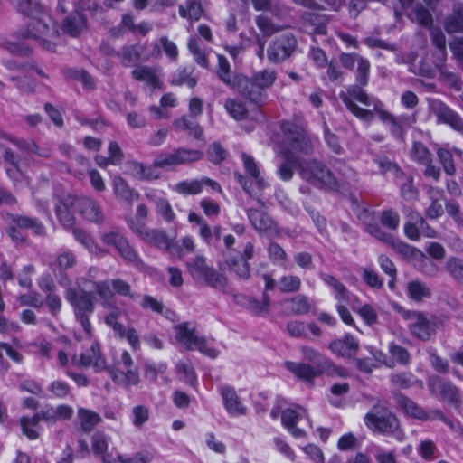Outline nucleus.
I'll return each instance as SVG.
<instances>
[{
    "label": "nucleus",
    "mask_w": 463,
    "mask_h": 463,
    "mask_svg": "<svg viewBox=\"0 0 463 463\" xmlns=\"http://www.w3.org/2000/svg\"><path fill=\"white\" fill-rule=\"evenodd\" d=\"M269 298L263 293L262 299L258 300L252 298L247 299V307L256 315H266L269 312Z\"/></svg>",
    "instance_id": "bf43d9fd"
},
{
    "label": "nucleus",
    "mask_w": 463,
    "mask_h": 463,
    "mask_svg": "<svg viewBox=\"0 0 463 463\" xmlns=\"http://www.w3.org/2000/svg\"><path fill=\"white\" fill-rule=\"evenodd\" d=\"M66 300L73 308L76 320L81 325L88 336H91L92 328L90 316L94 312L96 298L90 292L70 288L65 293Z\"/></svg>",
    "instance_id": "39448f33"
},
{
    "label": "nucleus",
    "mask_w": 463,
    "mask_h": 463,
    "mask_svg": "<svg viewBox=\"0 0 463 463\" xmlns=\"http://www.w3.org/2000/svg\"><path fill=\"white\" fill-rule=\"evenodd\" d=\"M301 279L296 275H283L277 281V288L282 293H295L301 288Z\"/></svg>",
    "instance_id": "37998d69"
},
{
    "label": "nucleus",
    "mask_w": 463,
    "mask_h": 463,
    "mask_svg": "<svg viewBox=\"0 0 463 463\" xmlns=\"http://www.w3.org/2000/svg\"><path fill=\"white\" fill-rule=\"evenodd\" d=\"M156 211L166 222H173L175 220V213L168 202L165 198H159L156 201Z\"/></svg>",
    "instance_id": "052dcab7"
},
{
    "label": "nucleus",
    "mask_w": 463,
    "mask_h": 463,
    "mask_svg": "<svg viewBox=\"0 0 463 463\" xmlns=\"http://www.w3.org/2000/svg\"><path fill=\"white\" fill-rule=\"evenodd\" d=\"M225 264L233 271L239 278L248 279L250 276V264L241 257L231 255L230 253L224 256Z\"/></svg>",
    "instance_id": "72a5a7b5"
},
{
    "label": "nucleus",
    "mask_w": 463,
    "mask_h": 463,
    "mask_svg": "<svg viewBox=\"0 0 463 463\" xmlns=\"http://www.w3.org/2000/svg\"><path fill=\"white\" fill-rule=\"evenodd\" d=\"M129 229L143 242L159 250H170L175 246V240L164 229H150L139 221H130Z\"/></svg>",
    "instance_id": "6e6552de"
},
{
    "label": "nucleus",
    "mask_w": 463,
    "mask_h": 463,
    "mask_svg": "<svg viewBox=\"0 0 463 463\" xmlns=\"http://www.w3.org/2000/svg\"><path fill=\"white\" fill-rule=\"evenodd\" d=\"M119 256L128 263L137 267L143 264L142 260L138 256L134 247L129 243L128 240L116 250Z\"/></svg>",
    "instance_id": "09e8293b"
},
{
    "label": "nucleus",
    "mask_w": 463,
    "mask_h": 463,
    "mask_svg": "<svg viewBox=\"0 0 463 463\" xmlns=\"http://www.w3.org/2000/svg\"><path fill=\"white\" fill-rule=\"evenodd\" d=\"M112 381L119 385L130 386L139 383V373L130 354L123 351L120 358L114 362L112 367L107 368Z\"/></svg>",
    "instance_id": "1a4fd4ad"
},
{
    "label": "nucleus",
    "mask_w": 463,
    "mask_h": 463,
    "mask_svg": "<svg viewBox=\"0 0 463 463\" xmlns=\"http://www.w3.org/2000/svg\"><path fill=\"white\" fill-rule=\"evenodd\" d=\"M410 157L418 165H426L432 158V154L430 149L421 142H413Z\"/></svg>",
    "instance_id": "c03bdc74"
},
{
    "label": "nucleus",
    "mask_w": 463,
    "mask_h": 463,
    "mask_svg": "<svg viewBox=\"0 0 463 463\" xmlns=\"http://www.w3.org/2000/svg\"><path fill=\"white\" fill-rule=\"evenodd\" d=\"M113 185L115 194L124 201L132 202L138 197V194L130 188L121 176L114 177Z\"/></svg>",
    "instance_id": "79ce46f5"
},
{
    "label": "nucleus",
    "mask_w": 463,
    "mask_h": 463,
    "mask_svg": "<svg viewBox=\"0 0 463 463\" xmlns=\"http://www.w3.org/2000/svg\"><path fill=\"white\" fill-rule=\"evenodd\" d=\"M363 86L356 85L350 86L346 91H343L339 94L341 100L344 102L345 107L357 118L370 120L372 119L373 114L370 110L362 109L358 107L354 99L361 102L365 106L373 105L375 109H377L376 104L379 103L378 100H373L371 99L367 93L363 90Z\"/></svg>",
    "instance_id": "9b49d317"
},
{
    "label": "nucleus",
    "mask_w": 463,
    "mask_h": 463,
    "mask_svg": "<svg viewBox=\"0 0 463 463\" xmlns=\"http://www.w3.org/2000/svg\"><path fill=\"white\" fill-rule=\"evenodd\" d=\"M281 420L284 427L287 428L295 438H301L305 435L304 429L298 427V424L303 425L302 422H306L307 426L311 427L306 409L300 406H295L283 411Z\"/></svg>",
    "instance_id": "aec40b11"
},
{
    "label": "nucleus",
    "mask_w": 463,
    "mask_h": 463,
    "mask_svg": "<svg viewBox=\"0 0 463 463\" xmlns=\"http://www.w3.org/2000/svg\"><path fill=\"white\" fill-rule=\"evenodd\" d=\"M20 423L23 433L26 435L30 439H35L39 437L38 431L35 429L39 422L36 420L34 416L32 418L23 417L20 420Z\"/></svg>",
    "instance_id": "338daca9"
},
{
    "label": "nucleus",
    "mask_w": 463,
    "mask_h": 463,
    "mask_svg": "<svg viewBox=\"0 0 463 463\" xmlns=\"http://www.w3.org/2000/svg\"><path fill=\"white\" fill-rule=\"evenodd\" d=\"M297 44V39L293 34H281L269 44L267 50V57L271 63H280L292 55Z\"/></svg>",
    "instance_id": "2eb2a0df"
},
{
    "label": "nucleus",
    "mask_w": 463,
    "mask_h": 463,
    "mask_svg": "<svg viewBox=\"0 0 463 463\" xmlns=\"http://www.w3.org/2000/svg\"><path fill=\"white\" fill-rule=\"evenodd\" d=\"M250 79L266 91L276 81L277 73L274 70L265 69L254 73Z\"/></svg>",
    "instance_id": "a18cd8bd"
},
{
    "label": "nucleus",
    "mask_w": 463,
    "mask_h": 463,
    "mask_svg": "<svg viewBox=\"0 0 463 463\" xmlns=\"http://www.w3.org/2000/svg\"><path fill=\"white\" fill-rule=\"evenodd\" d=\"M380 221L387 229L396 231L400 224V215L394 210H384L381 214Z\"/></svg>",
    "instance_id": "680f3d73"
},
{
    "label": "nucleus",
    "mask_w": 463,
    "mask_h": 463,
    "mask_svg": "<svg viewBox=\"0 0 463 463\" xmlns=\"http://www.w3.org/2000/svg\"><path fill=\"white\" fill-rule=\"evenodd\" d=\"M175 338L189 350H197L200 353L211 358L217 357L219 352L208 346L204 337L199 336L194 327H190L187 323L175 326Z\"/></svg>",
    "instance_id": "ddd939ff"
},
{
    "label": "nucleus",
    "mask_w": 463,
    "mask_h": 463,
    "mask_svg": "<svg viewBox=\"0 0 463 463\" xmlns=\"http://www.w3.org/2000/svg\"><path fill=\"white\" fill-rule=\"evenodd\" d=\"M203 183L202 179H194L190 181H183L175 184V190L184 195L198 194L203 191Z\"/></svg>",
    "instance_id": "603ef678"
},
{
    "label": "nucleus",
    "mask_w": 463,
    "mask_h": 463,
    "mask_svg": "<svg viewBox=\"0 0 463 463\" xmlns=\"http://www.w3.org/2000/svg\"><path fill=\"white\" fill-rule=\"evenodd\" d=\"M444 270L454 281L463 285V259L454 256L448 258Z\"/></svg>",
    "instance_id": "e433bc0d"
},
{
    "label": "nucleus",
    "mask_w": 463,
    "mask_h": 463,
    "mask_svg": "<svg viewBox=\"0 0 463 463\" xmlns=\"http://www.w3.org/2000/svg\"><path fill=\"white\" fill-rule=\"evenodd\" d=\"M203 156V154L200 150L178 147L171 152H163L157 155L154 160V165L159 168H171L199 161Z\"/></svg>",
    "instance_id": "4468645a"
},
{
    "label": "nucleus",
    "mask_w": 463,
    "mask_h": 463,
    "mask_svg": "<svg viewBox=\"0 0 463 463\" xmlns=\"http://www.w3.org/2000/svg\"><path fill=\"white\" fill-rule=\"evenodd\" d=\"M193 67L179 69L175 74L172 83L175 85L185 84L189 88H194L197 83V80L193 76Z\"/></svg>",
    "instance_id": "3c124183"
},
{
    "label": "nucleus",
    "mask_w": 463,
    "mask_h": 463,
    "mask_svg": "<svg viewBox=\"0 0 463 463\" xmlns=\"http://www.w3.org/2000/svg\"><path fill=\"white\" fill-rule=\"evenodd\" d=\"M104 244L112 246L115 250L118 249L128 239L118 231L104 232L101 236Z\"/></svg>",
    "instance_id": "0e129e2a"
},
{
    "label": "nucleus",
    "mask_w": 463,
    "mask_h": 463,
    "mask_svg": "<svg viewBox=\"0 0 463 463\" xmlns=\"http://www.w3.org/2000/svg\"><path fill=\"white\" fill-rule=\"evenodd\" d=\"M379 119L386 126L391 135L403 141L406 132L416 123L415 114H401L395 116L383 109H376Z\"/></svg>",
    "instance_id": "f8f14e48"
},
{
    "label": "nucleus",
    "mask_w": 463,
    "mask_h": 463,
    "mask_svg": "<svg viewBox=\"0 0 463 463\" xmlns=\"http://www.w3.org/2000/svg\"><path fill=\"white\" fill-rule=\"evenodd\" d=\"M298 174L303 180L317 188L336 189L339 185L325 163L315 158L302 160L298 165Z\"/></svg>",
    "instance_id": "423d86ee"
},
{
    "label": "nucleus",
    "mask_w": 463,
    "mask_h": 463,
    "mask_svg": "<svg viewBox=\"0 0 463 463\" xmlns=\"http://www.w3.org/2000/svg\"><path fill=\"white\" fill-rule=\"evenodd\" d=\"M77 414L80 428L85 432H90L101 421L97 412L88 409L80 408Z\"/></svg>",
    "instance_id": "4c0bfd02"
},
{
    "label": "nucleus",
    "mask_w": 463,
    "mask_h": 463,
    "mask_svg": "<svg viewBox=\"0 0 463 463\" xmlns=\"http://www.w3.org/2000/svg\"><path fill=\"white\" fill-rule=\"evenodd\" d=\"M396 402L398 405L405 411V413L416 419L430 420L443 416L442 412L439 410L432 411L430 413L426 412L413 401L401 393L396 395Z\"/></svg>",
    "instance_id": "cd10ccee"
},
{
    "label": "nucleus",
    "mask_w": 463,
    "mask_h": 463,
    "mask_svg": "<svg viewBox=\"0 0 463 463\" xmlns=\"http://www.w3.org/2000/svg\"><path fill=\"white\" fill-rule=\"evenodd\" d=\"M236 86L243 97L258 106L263 105L268 99L266 91L250 78H240Z\"/></svg>",
    "instance_id": "a878e982"
},
{
    "label": "nucleus",
    "mask_w": 463,
    "mask_h": 463,
    "mask_svg": "<svg viewBox=\"0 0 463 463\" xmlns=\"http://www.w3.org/2000/svg\"><path fill=\"white\" fill-rule=\"evenodd\" d=\"M71 364L79 367H93L96 372H100L107 369L106 361L103 358L100 346L98 343L94 342L90 349L80 354H74L71 357Z\"/></svg>",
    "instance_id": "412c9836"
},
{
    "label": "nucleus",
    "mask_w": 463,
    "mask_h": 463,
    "mask_svg": "<svg viewBox=\"0 0 463 463\" xmlns=\"http://www.w3.org/2000/svg\"><path fill=\"white\" fill-rule=\"evenodd\" d=\"M18 12L31 18L21 34L25 38L36 40L43 48L49 52L55 51L53 39L59 35L58 28L52 18L37 0H16Z\"/></svg>",
    "instance_id": "f257e3e1"
},
{
    "label": "nucleus",
    "mask_w": 463,
    "mask_h": 463,
    "mask_svg": "<svg viewBox=\"0 0 463 463\" xmlns=\"http://www.w3.org/2000/svg\"><path fill=\"white\" fill-rule=\"evenodd\" d=\"M300 352L305 360L315 364L314 367L317 368L318 373H325L329 376H346V372L344 368L337 366L333 361L324 356L314 348L304 345L301 346Z\"/></svg>",
    "instance_id": "f3484780"
},
{
    "label": "nucleus",
    "mask_w": 463,
    "mask_h": 463,
    "mask_svg": "<svg viewBox=\"0 0 463 463\" xmlns=\"http://www.w3.org/2000/svg\"><path fill=\"white\" fill-rule=\"evenodd\" d=\"M13 144H14L19 149L30 153L34 154L41 157H49L51 156V149L45 146H39L34 140L33 139H12Z\"/></svg>",
    "instance_id": "ea45409f"
},
{
    "label": "nucleus",
    "mask_w": 463,
    "mask_h": 463,
    "mask_svg": "<svg viewBox=\"0 0 463 463\" xmlns=\"http://www.w3.org/2000/svg\"><path fill=\"white\" fill-rule=\"evenodd\" d=\"M449 45L458 66L463 70V37H455Z\"/></svg>",
    "instance_id": "774afa93"
},
{
    "label": "nucleus",
    "mask_w": 463,
    "mask_h": 463,
    "mask_svg": "<svg viewBox=\"0 0 463 463\" xmlns=\"http://www.w3.org/2000/svg\"><path fill=\"white\" fill-rule=\"evenodd\" d=\"M402 317L407 322L411 334L421 341H429L441 324L436 317L429 318L424 313L399 308Z\"/></svg>",
    "instance_id": "0eeeda50"
},
{
    "label": "nucleus",
    "mask_w": 463,
    "mask_h": 463,
    "mask_svg": "<svg viewBox=\"0 0 463 463\" xmlns=\"http://www.w3.org/2000/svg\"><path fill=\"white\" fill-rule=\"evenodd\" d=\"M444 28L449 33L463 32V5L454 6L445 20Z\"/></svg>",
    "instance_id": "c9c22d12"
},
{
    "label": "nucleus",
    "mask_w": 463,
    "mask_h": 463,
    "mask_svg": "<svg viewBox=\"0 0 463 463\" xmlns=\"http://www.w3.org/2000/svg\"><path fill=\"white\" fill-rule=\"evenodd\" d=\"M284 366L298 379L312 383L313 380L324 373H318L317 368L304 363L286 361Z\"/></svg>",
    "instance_id": "7c9ffc66"
},
{
    "label": "nucleus",
    "mask_w": 463,
    "mask_h": 463,
    "mask_svg": "<svg viewBox=\"0 0 463 463\" xmlns=\"http://www.w3.org/2000/svg\"><path fill=\"white\" fill-rule=\"evenodd\" d=\"M224 107L229 115L236 120L244 119L248 114L245 104L241 100L227 99Z\"/></svg>",
    "instance_id": "49530a36"
},
{
    "label": "nucleus",
    "mask_w": 463,
    "mask_h": 463,
    "mask_svg": "<svg viewBox=\"0 0 463 463\" xmlns=\"http://www.w3.org/2000/svg\"><path fill=\"white\" fill-rule=\"evenodd\" d=\"M328 348L337 356L352 358L359 350V342L352 335L346 334L342 339L331 341L328 345Z\"/></svg>",
    "instance_id": "bb28decb"
},
{
    "label": "nucleus",
    "mask_w": 463,
    "mask_h": 463,
    "mask_svg": "<svg viewBox=\"0 0 463 463\" xmlns=\"http://www.w3.org/2000/svg\"><path fill=\"white\" fill-rule=\"evenodd\" d=\"M131 421L132 424L137 428L141 429L150 418V411L148 407L145 405H136L131 410Z\"/></svg>",
    "instance_id": "864d4df0"
},
{
    "label": "nucleus",
    "mask_w": 463,
    "mask_h": 463,
    "mask_svg": "<svg viewBox=\"0 0 463 463\" xmlns=\"http://www.w3.org/2000/svg\"><path fill=\"white\" fill-rule=\"evenodd\" d=\"M290 310L294 315H305L309 312L311 305L305 295H297L289 300Z\"/></svg>",
    "instance_id": "4d7b16f0"
},
{
    "label": "nucleus",
    "mask_w": 463,
    "mask_h": 463,
    "mask_svg": "<svg viewBox=\"0 0 463 463\" xmlns=\"http://www.w3.org/2000/svg\"><path fill=\"white\" fill-rule=\"evenodd\" d=\"M247 214L250 223L260 233L268 237H278L279 235V228L266 213L256 209H249Z\"/></svg>",
    "instance_id": "393cba45"
},
{
    "label": "nucleus",
    "mask_w": 463,
    "mask_h": 463,
    "mask_svg": "<svg viewBox=\"0 0 463 463\" xmlns=\"http://www.w3.org/2000/svg\"><path fill=\"white\" fill-rule=\"evenodd\" d=\"M88 283H91L95 288L96 294L99 297L102 306L111 307L116 295L135 300L138 294L132 290L131 285L121 279H111L99 281H91L85 277L78 278L76 284L80 288H87Z\"/></svg>",
    "instance_id": "7ed1b4c3"
},
{
    "label": "nucleus",
    "mask_w": 463,
    "mask_h": 463,
    "mask_svg": "<svg viewBox=\"0 0 463 463\" xmlns=\"http://www.w3.org/2000/svg\"><path fill=\"white\" fill-rule=\"evenodd\" d=\"M121 315V310L118 307H113L105 317V323L112 327L116 335L123 338L125 335V326L118 321Z\"/></svg>",
    "instance_id": "8fccbe9b"
},
{
    "label": "nucleus",
    "mask_w": 463,
    "mask_h": 463,
    "mask_svg": "<svg viewBox=\"0 0 463 463\" xmlns=\"http://www.w3.org/2000/svg\"><path fill=\"white\" fill-rule=\"evenodd\" d=\"M144 52L145 47L141 44L125 45L116 55L120 59L122 65L128 67L137 63Z\"/></svg>",
    "instance_id": "2f4dec72"
},
{
    "label": "nucleus",
    "mask_w": 463,
    "mask_h": 463,
    "mask_svg": "<svg viewBox=\"0 0 463 463\" xmlns=\"http://www.w3.org/2000/svg\"><path fill=\"white\" fill-rule=\"evenodd\" d=\"M217 59L218 66L216 72L218 77L226 85L235 87L240 78L234 76L228 60L223 55L219 54Z\"/></svg>",
    "instance_id": "f704fd0d"
},
{
    "label": "nucleus",
    "mask_w": 463,
    "mask_h": 463,
    "mask_svg": "<svg viewBox=\"0 0 463 463\" xmlns=\"http://www.w3.org/2000/svg\"><path fill=\"white\" fill-rule=\"evenodd\" d=\"M5 220L19 229L32 230L35 235L42 236L45 233L44 225L36 218L19 214H7Z\"/></svg>",
    "instance_id": "c756f323"
},
{
    "label": "nucleus",
    "mask_w": 463,
    "mask_h": 463,
    "mask_svg": "<svg viewBox=\"0 0 463 463\" xmlns=\"http://www.w3.org/2000/svg\"><path fill=\"white\" fill-rule=\"evenodd\" d=\"M86 26L85 17L80 13H74L62 21V30L71 36L79 35Z\"/></svg>",
    "instance_id": "473e14b6"
},
{
    "label": "nucleus",
    "mask_w": 463,
    "mask_h": 463,
    "mask_svg": "<svg viewBox=\"0 0 463 463\" xmlns=\"http://www.w3.org/2000/svg\"><path fill=\"white\" fill-rule=\"evenodd\" d=\"M77 263L76 256L72 251L67 250L60 253L57 256L56 260L51 264V267L55 271L56 269L60 271L66 270L68 269L73 268Z\"/></svg>",
    "instance_id": "de8ad7c7"
},
{
    "label": "nucleus",
    "mask_w": 463,
    "mask_h": 463,
    "mask_svg": "<svg viewBox=\"0 0 463 463\" xmlns=\"http://www.w3.org/2000/svg\"><path fill=\"white\" fill-rule=\"evenodd\" d=\"M437 156L445 173L449 175H455L456 167L452 153L449 150L441 147L437 150Z\"/></svg>",
    "instance_id": "13d9d810"
},
{
    "label": "nucleus",
    "mask_w": 463,
    "mask_h": 463,
    "mask_svg": "<svg viewBox=\"0 0 463 463\" xmlns=\"http://www.w3.org/2000/svg\"><path fill=\"white\" fill-rule=\"evenodd\" d=\"M269 258L274 264L285 265L288 257L286 250L277 242L269 243L268 247Z\"/></svg>",
    "instance_id": "6e6d98bb"
},
{
    "label": "nucleus",
    "mask_w": 463,
    "mask_h": 463,
    "mask_svg": "<svg viewBox=\"0 0 463 463\" xmlns=\"http://www.w3.org/2000/svg\"><path fill=\"white\" fill-rule=\"evenodd\" d=\"M188 49L197 64L203 68H208L209 63L206 54L201 50L199 43L195 38L189 39Z\"/></svg>",
    "instance_id": "e2e57ef3"
},
{
    "label": "nucleus",
    "mask_w": 463,
    "mask_h": 463,
    "mask_svg": "<svg viewBox=\"0 0 463 463\" xmlns=\"http://www.w3.org/2000/svg\"><path fill=\"white\" fill-rule=\"evenodd\" d=\"M132 77L146 83L151 90H160L163 87L164 73L159 66H137L132 71Z\"/></svg>",
    "instance_id": "5701e85b"
},
{
    "label": "nucleus",
    "mask_w": 463,
    "mask_h": 463,
    "mask_svg": "<svg viewBox=\"0 0 463 463\" xmlns=\"http://www.w3.org/2000/svg\"><path fill=\"white\" fill-rule=\"evenodd\" d=\"M406 290L409 298L416 302H420L431 296L430 288L419 280L410 281L406 286Z\"/></svg>",
    "instance_id": "58836bf2"
},
{
    "label": "nucleus",
    "mask_w": 463,
    "mask_h": 463,
    "mask_svg": "<svg viewBox=\"0 0 463 463\" xmlns=\"http://www.w3.org/2000/svg\"><path fill=\"white\" fill-rule=\"evenodd\" d=\"M397 179L402 181L401 194L402 198L406 201L415 200L418 196V191L413 185V177L403 173V175Z\"/></svg>",
    "instance_id": "5fc2aeb1"
},
{
    "label": "nucleus",
    "mask_w": 463,
    "mask_h": 463,
    "mask_svg": "<svg viewBox=\"0 0 463 463\" xmlns=\"http://www.w3.org/2000/svg\"><path fill=\"white\" fill-rule=\"evenodd\" d=\"M72 234L76 241L81 243L90 252L99 254L103 250L96 243L92 237L83 229L72 226Z\"/></svg>",
    "instance_id": "a19ab883"
},
{
    "label": "nucleus",
    "mask_w": 463,
    "mask_h": 463,
    "mask_svg": "<svg viewBox=\"0 0 463 463\" xmlns=\"http://www.w3.org/2000/svg\"><path fill=\"white\" fill-rule=\"evenodd\" d=\"M74 208L77 209V196L65 194L56 198L55 213L59 222L63 227L72 228L74 225Z\"/></svg>",
    "instance_id": "4be33fe9"
},
{
    "label": "nucleus",
    "mask_w": 463,
    "mask_h": 463,
    "mask_svg": "<svg viewBox=\"0 0 463 463\" xmlns=\"http://www.w3.org/2000/svg\"><path fill=\"white\" fill-rule=\"evenodd\" d=\"M390 381L393 386L406 389L412 386L415 383V377L411 373H400L392 374Z\"/></svg>",
    "instance_id": "69168bd1"
},
{
    "label": "nucleus",
    "mask_w": 463,
    "mask_h": 463,
    "mask_svg": "<svg viewBox=\"0 0 463 463\" xmlns=\"http://www.w3.org/2000/svg\"><path fill=\"white\" fill-rule=\"evenodd\" d=\"M77 210L86 221L97 224L105 222V213L101 205L90 197H77Z\"/></svg>",
    "instance_id": "b1692460"
},
{
    "label": "nucleus",
    "mask_w": 463,
    "mask_h": 463,
    "mask_svg": "<svg viewBox=\"0 0 463 463\" xmlns=\"http://www.w3.org/2000/svg\"><path fill=\"white\" fill-rule=\"evenodd\" d=\"M364 424L372 431L383 435H394L399 440L403 439L400 421L383 402H377L364 416Z\"/></svg>",
    "instance_id": "20e7f679"
},
{
    "label": "nucleus",
    "mask_w": 463,
    "mask_h": 463,
    "mask_svg": "<svg viewBox=\"0 0 463 463\" xmlns=\"http://www.w3.org/2000/svg\"><path fill=\"white\" fill-rule=\"evenodd\" d=\"M244 167L249 174L250 177L245 178L240 173H234V175L243 189L250 194H256L258 191L266 186V183L260 176V170L253 158L246 154L241 156Z\"/></svg>",
    "instance_id": "dca6fc26"
},
{
    "label": "nucleus",
    "mask_w": 463,
    "mask_h": 463,
    "mask_svg": "<svg viewBox=\"0 0 463 463\" xmlns=\"http://www.w3.org/2000/svg\"><path fill=\"white\" fill-rule=\"evenodd\" d=\"M429 108L437 117L438 123L447 124L463 134V118L448 105L439 99H429Z\"/></svg>",
    "instance_id": "6ab92c4d"
},
{
    "label": "nucleus",
    "mask_w": 463,
    "mask_h": 463,
    "mask_svg": "<svg viewBox=\"0 0 463 463\" xmlns=\"http://www.w3.org/2000/svg\"><path fill=\"white\" fill-rule=\"evenodd\" d=\"M281 130L290 143L291 149L285 148L280 151L283 160L278 165L277 175L283 182H288L294 176L295 168L298 169L301 163L292 150L307 155L312 153L313 144L306 132V125L302 121H285L281 124Z\"/></svg>",
    "instance_id": "f03ea898"
},
{
    "label": "nucleus",
    "mask_w": 463,
    "mask_h": 463,
    "mask_svg": "<svg viewBox=\"0 0 463 463\" xmlns=\"http://www.w3.org/2000/svg\"><path fill=\"white\" fill-rule=\"evenodd\" d=\"M428 387L431 394L440 400L456 405L460 403L459 390L451 382L432 375L428 380Z\"/></svg>",
    "instance_id": "a211bd4d"
},
{
    "label": "nucleus",
    "mask_w": 463,
    "mask_h": 463,
    "mask_svg": "<svg viewBox=\"0 0 463 463\" xmlns=\"http://www.w3.org/2000/svg\"><path fill=\"white\" fill-rule=\"evenodd\" d=\"M186 267L194 279L204 282L210 287L223 288L227 284L226 278L213 267L208 266L205 258L202 255H197L188 261Z\"/></svg>",
    "instance_id": "9d476101"
},
{
    "label": "nucleus",
    "mask_w": 463,
    "mask_h": 463,
    "mask_svg": "<svg viewBox=\"0 0 463 463\" xmlns=\"http://www.w3.org/2000/svg\"><path fill=\"white\" fill-rule=\"evenodd\" d=\"M220 393L222 397L226 411L233 416L244 415L246 407L241 402L233 387L224 385L220 387Z\"/></svg>",
    "instance_id": "c85d7f7f"
}]
</instances>
